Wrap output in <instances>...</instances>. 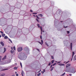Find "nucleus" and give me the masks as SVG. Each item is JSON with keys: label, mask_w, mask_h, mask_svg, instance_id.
Listing matches in <instances>:
<instances>
[{"label": "nucleus", "mask_w": 76, "mask_h": 76, "mask_svg": "<svg viewBox=\"0 0 76 76\" xmlns=\"http://www.w3.org/2000/svg\"><path fill=\"white\" fill-rule=\"evenodd\" d=\"M37 26H38V28H40V29L41 31V34H42V32H44V31H42V26H41L40 27V26H39V24L38 23L37 24Z\"/></svg>", "instance_id": "1"}, {"label": "nucleus", "mask_w": 76, "mask_h": 76, "mask_svg": "<svg viewBox=\"0 0 76 76\" xmlns=\"http://www.w3.org/2000/svg\"><path fill=\"white\" fill-rule=\"evenodd\" d=\"M23 50V48L22 47H19L18 48V52H20V51H22Z\"/></svg>", "instance_id": "2"}, {"label": "nucleus", "mask_w": 76, "mask_h": 76, "mask_svg": "<svg viewBox=\"0 0 76 76\" xmlns=\"http://www.w3.org/2000/svg\"><path fill=\"white\" fill-rule=\"evenodd\" d=\"M70 73H75V71L73 69L71 70V72Z\"/></svg>", "instance_id": "3"}, {"label": "nucleus", "mask_w": 76, "mask_h": 76, "mask_svg": "<svg viewBox=\"0 0 76 76\" xmlns=\"http://www.w3.org/2000/svg\"><path fill=\"white\" fill-rule=\"evenodd\" d=\"M71 66V64H67L66 66V68H67V67H69V66Z\"/></svg>", "instance_id": "4"}, {"label": "nucleus", "mask_w": 76, "mask_h": 76, "mask_svg": "<svg viewBox=\"0 0 76 76\" xmlns=\"http://www.w3.org/2000/svg\"><path fill=\"white\" fill-rule=\"evenodd\" d=\"M6 58V56H5L2 59V60H4Z\"/></svg>", "instance_id": "5"}, {"label": "nucleus", "mask_w": 76, "mask_h": 76, "mask_svg": "<svg viewBox=\"0 0 76 76\" xmlns=\"http://www.w3.org/2000/svg\"><path fill=\"white\" fill-rule=\"evenodd\" d=\"M0 44H1V45H2L3 46H4V43L3 42H1Z\"/></svg>", "instance_id": "6"}, {"label": "nucleus", "mask_w": 76, "mask_h": 76, "mask_svg": "<svg viewBox=\"0 0 76 76\" xmlns=\"http://www.w3.org/2000/svg\"><path fill=\"white\" fill-rule=\"evenodd\" d=\"M39 16H40V17H42V15L41 14H38Z\"/></svg>", "instance_id": "7"}, {"label": "nucleus", "mask_w": 76, "mask_h": 76, "mask_svg": "<svg viewBox=\"0 0 76 76\" xmlns=\"http://www.w3.org/2000/svg\"><path fill=\"white\" fill-rule=\"evenodd\" d=\"M73 60H76V55H75L74 57V58H73Z\"/></svg>", "instance_id": "8"}, {"label": "nucleus", "mask_w": 76, "mask_h": 76, "mask_svg": "<svg viewBox=\"0 0 76 76\" xmlns=\"http://www.w3.org/2000/svg\"><path fill=\"white\" fill-rule=\"evenodd\" d=\"M70 46H71V50H72V43H71Z\"/></svg>", "instance_id": "9"}, {"label": "nucleus", "mask_w": 76, "mask_h": 76, "mask_svg": "<svg viewBox=\"0 0 76 76\" xmlns=\"http://www.w3.org/2000/svg\"><path fill=\"white\" fill-rule=\"evenodd\" d=\"M4 53H5V52H6V48H4Z\"/></svg>", "instance_id": "10"}, {"label": "nucleus", "mask_w": 76, "mask_h": 76, "mask_svg": "<svg viewBox=\"0 0 76 76\" xmlns=\"http://www.w3.org/2000/svg\"><path fill=\"white\" fill-rule=\"evenodd\" d=\"M2 36L3 37H5V34H2Z\"/></svg>", "instance_id": "11"}, {"label": "nucleus", "mask_w": 76, "mask_h": 76, "mask_svg": "<svg viewBox=\"0 0 76 76\" xmlns=\"http://www.w3.org/2000/svg\"><path fill=\"white\" fill-rule=\"evenodd\" d=\"M54 67H52V68H51V69H50V71H52V70H53V69H54Z\"/></svg>", "instance_id": "12"}, {"label": "nucleus", "mask_w": 76, "mask_h": 76, "mask_svg": "<svg viewBox=\"0 0 76 76\" xmlns=\"http://www.w3.org/2000/svg\"><path fill=\"white\" fill-rule=\"evenodd\" d=\"M54 60H53L52 61L51 64H53V63H54Z\"/></svg>", "instance_id": "13"}, {"label": "nucleus", "mask_w": 76, "mask_h": 76, "mask_svg": "<svg viewBox=\"0 0 76 76\" xmlns=\"http://www.w3.org/2000/svg\"><path fill=\"white\" fill-rule=\"evenodd\" d=\"M59 65L60 66H64V64H59Z\"/></svg>", "instance_id": "14"}, {"label": "nucleus", "mask_w": 76, "mask_h": 76, "mask_svg": "<svg viewBox=\"0 0 76 76\" xmlns=\"http://www.w3.org/2000/svg\"><path fill=\"white\" fill-rule=\"evenodd\" d=\"M41 75V73H39L38 74H37V76H39Z\"/></svg>", "instance_id": "15"}, {"label": "nucleus", "mask_w": 76, "mask_h": 76, "mask_svg": "<svg viewBox=\"0 0 76 76\" xmlns=\"http://www.w3.org/2000/svg\"><path fill=\"white\" fill-rule=\"evenodd\" d=\"M32 14H33V15H37V12H33L32 13Z\"/></svg>", "instance_id": "16"}, {"label": "nucleus", "mask_w": 76, "mask_h": 76, "mask_svg": "<svg viewBox=\"0 0 76 76\" xmlns=\"http://www.w3.org/2000/svg\"><path fill=\"white\" fill-rule=\"evenodd\" d=\"M4 39H7V36H5L4 37Z\"/></svg>", "instance_id": "17"}, {"label": "nucleus", "mask_w": 76, "mask_h": 76, "mask_svg": "<svg viewBox=\"0 0 76 76\" xmlns=\"http://www.w3.org/2000/svg\"><path fill=\"white\" fill-rule=\"evenodd\" d=\"M74 54H75V52H72V57H73V56H74Z\"/></svg>", "instance_id": "18"}, {"label": "nucleus", "mask_w": 76, "mask_h": 76, "mask_svg": "<svg viewBox=\"0 0 76 76\" xmlns=\"http://www.w3.org/2000/svg\"><path fill=\"white\" fill-rule=\"evenodd\" d=\"M4 75H5V74L3 73L1 74V76H4Z\"/></svg>", "instance_id": "19"}, {"label": "nucleus", "mask_w": 76, "mask_h": 76, "mask_svg": "<svg viewBox=\"0 0 76 76\" xmlns=\"http://www.w3.org/2000/svg\"><path fill=\"white\" fill-rule=\"evenodd\" d=\"M20 66H21V68H22V63H21V62H20Z\"/></svg>", "instance_id": "20"}, {"label": "nucleus", "mask_w": 76, "mask_h": 76, "mask_svg": "<svg viewBox=\"0 0 76 76\" xmlns=\"http://www.w3.org/2000/svg\"><path fill=\"white\" fill-rule=\"evenodd\" d=\"M46 44L48 47H49V45L47 43V42H46Z\"/></svg>", "instance_id": "21"}, {"label": "nucleus", "mask_w": 76, "mask_h": 76, "mask_svg": "<svg viewBox=\"0 0 76 76\" xmlns=\"http://www.w3.org/2000/svg\"><path fill=\"white\" fill-rule=\"evenodd\" d=\"M13 49L14 50H16V48H15V47L14 46L13 47Z\"/></svg>", "instance_id": "22"}, {"label": "nucleus", "mask_w": 76, "mask_h": 76, "mask_svg": "<svg viewBox=\"0 0 76 76\" xmlns=\"http://www.w3.org/2000/svg\"><path fill=\"white\" fill-rule=\"evenodd\" d=\"M51 57L52 59H54V56H51Z\"/></svg>", "instance_id": "23"}, {"label": "nucleus", "mask_w": 76, "mask_h": 76, "mask_svg": "<svg viewBox=\"0 0 76 76\" xmlns=\"http://www.w3.org/2000/svg\"><path fill=\"white\" fill-rule=\"evenodd\" d=\"M10 52L11 53H12V54H13V52L12 50H10Z\"/></svg>", "instance_id": "24"}, {"label": "nucleus", "mask_w": 76, "mask_h": 76, "mask_svg": "<svg viewBox=\"0 0 76 76\" xmlns=\"http://www.w3.org/2000/svg\"><path fill=\"white\" fill-rule=\"evenodd\" d=\"M36 17L37 18V19H39V17H38L37 15H36Z\"/></svg>", "instance_id": "25"}, {"label": "nucleus", "mask_w": 76, "mask_h": 76, "mask_svg": "<svg viewBox=\"0 0 76 76\" xmlns=\"http://www.w3.org/2000/svg\"><path fill=\"white\" fill-rule=\"evenodd\" d=\"M36 20L38 22H39V20H38V19L36 18Z\"/></svg>", "instance_id": "26"}, {"label": "nucleus", "mask_w": 76, "mask_h": 76, "mask_svg": "<svg viewBox=\"0 0 76 76\" xmlns=\"http://www.w3.org/2000/svg\"><path fill=\"white\" fill-rule=\"evenodd\" d=\"M41 42H42V43L43 44V40H42L41 39Z\"/></svg>", "instance_id": "27"}, {"label": "nucleus", "mask_w": 76, "mask_h": 76, "mask_svg": "<svg viewBox=\"0 0 76 76\" xmlns=\"http://www.w3.org/2000/svg\"><path fill=\"white\" fill-rule=\"evenodd\" d=\"M50 65H51V62H50L48 64V66H50Z\"/></svg>", "instance_id": "28"}, {"label": "nucleus", "mask_w": 76, "mask_h": 76, "mask_svg": "<svg viewBox=\"0 0 76 76\" xmlns=\"http://www.w3.org/2000/svg\"><path fill=\"white\" fill-rule=\"evenodd\" d=\"M14 69H15V70H16V69H17V68H16V67H14Z\"/></svg>", "instance_id": "29"}, {"label": "nucleus", "mask_w": 76, "mask_h": 76, "mask_svg": "<svg viewBox=\"0 0 76 76\" xmlns=\"http://www.w3.org/2000/svg\"><path fill=\"white\" fill-rule=\"evenodd\" d=\"M9 41L11 42V43H12V41L10 39H9Z\"/></svg>", "instance_id": "30"}, {"label": "nucleus", "mask_w": 76, "mask_h": 76, "mask_svg": "<svg viewBox=\"0 0 76 76\" xmlns=\"http://www.w3.org/2000/svg\"><path fill=\"white\" fill-rule=\"evenodd\" d=\"M56 64V63H55L53 64V66H55Z\"/></svg>", "instance_id": "31"}, {"label": "nucleus", "mask_w": 76, "mask_h": 76, "mask_svg": "<svg viewBox=\"0 0 76 76\" xmlns=\"http://www.w3.org/2000/svg\"><path fill=\"white\" fill-rule=\"evenodd\" d=\"M67 33L68 34H69V33H70V31H67Z\"/></svg>", "instance_id": "32"}, {"label": "nucleus", "mask_w": 76, "mask_h": 76, "mask_svg": "<svg viewBox=\"0 0 76 76\" xmlns=\"http://www.w3.org/2000/svg\"><path fill=\"white\" fill-rule=\"evenodd\" d=\"M43 73H44V72H45V69H44L43 70Z\"/></svg>", "instance_id": "33"}, {"label": "nucleus", "mask_w": 76, "mask_h": 76, "mask_svg": "<svg viewBox=\"0 0 76 76\" xmlns=\"http://www.w3.org/2000/svg\"><path fill=\"white\" fill-rule=\"evenodd\" d=\"M1 56H0V61H1Z\"/></svg>", "instance_id": "34"}, {"label": "nucleus", "mask_w": 76, "mask_h": 76, "mask_svg": "<svg viewBox=\"0 0 76 76\" xmlns=\"http://www.w3.org/2000/svg\"><path fill=\"white\" fill-rule=\"evenodd\" d=\"M65 72H64L63 74H62V76H64V74H65Z\"/></svg>", "instance_id": "35"}, {"label": "nucleus", "mask_w": 76, "mask_h": 76, "mask_svg": "<svg viewBox=\"0 0 76 76\" xmlns=\"http://www.w3.org/2000/svg\"><path fill=\"white\" fill-rule=\"evenodd\" d=\"M0 32L1 33V34H3V32L2 31H0Z\"/></svg>", "instance_id": "36"}, {"label": "nucleus", "mask_w": 76, "mask_h": 76, "mask_svg": "<svg viewBox=\"0 0 76 76\" xmlns=\"http://www.w3.org/2000/svg\"><path fill=\"white\" fill-rule=\"evenodd\" d=\"M30 12H33V11H32V10H30Z\"/></svg>", "instance_id": "37"}, {"label": "nucleus", "mask_w": 76, "mask_h": 76, "mask_svg": "<svg viewBox=\"0 0 76 76\" xmlns=\"http://www.w3.org/2000/svg\"><path fill=\"white\" fill-rule=\"evenodd\" d=\"M21 75H22V76H23V72H22L21 73Z\"/></svg>", "instance_id": "38"}, {"label": "nucleus", "mask_w": 76, "mask_h": 76, "mask_svg": "<svg viewBox=\"0 0 76 76\" xmlns=\"http://www.w3.org/2000/svg\"><path fill=\"white\" fill-rule=\"evenodd\" d=\"M40 38H41V39H42V36H40Z\"/></svg>", "instance_id": "39"}, {"label": "nucleus", "mask_w": 76, "mask_h": 76, "mask_svg": "<svg viewBox=\"0 0 76 76\" xmlns=\"http://www.w3.org/2000/svg\"><path fill=\"white\" fill-rule=\"evenodd\" d=\"M69 76H72V74H69Z\"/></svg>", "instance_id": "40"}, {"label": "nucleus", "mask_w": 76, "mask_h": 76, "mask_svg": "<svg viewBox=\"0 0 76 76\" xmlns=\"http://www.w3.org/2000/svg\"><path fill=\"white\" fill-rule=\"evenodd\" d=\"M11 50H13V47H12L11 48Z\"/></svg>", "instance_id": "41"}, {"label": "nucleus", "mask_w": 76, "mask_h": 76, "mask_svg": "<svg viewBox=\"0 0 76 76\" xmlns=\"http://www.w3.org/2000/svg\"><path fill=\"white\" fill-rule=\"evenodd\" d=\"M37 50L39 51V50L38 49H37Z\"/></svg>", "instance_id": "42"}, {"label": "nucleus", "mask_w": 76, "mask_h": 76, "mask_svg": "<svg viewBox=\"0 0 76 76\" xmlns=\"http://www.w3.org/2000/svg\"><path fill=\"white\" fill-rule=\"evenodd\" d=\"M69 61H68L66 62V64H67V63H69Z\"/></svg>", "instance_id": "43"}, {"label": "nucleus", "mask_w": 76, "mask_h": 76, "mask_svg": "<svg viewBox=\"0 0 76 76\" xmlns=\"http://www.w3.org/2000/svg\"><path fill=\"white\" fill-rule=\"evenodd\" d=\"M52 66H53V65H51L50 66V68H51L52 67Z\"/></svg>", "instance_id": "44"}, {"label": "nucleus", "mask_w": 76, "mask_h": 76, "mask_svg": "<svg viewBox=\"0 0 76 76\" xmlns=\"http://www.w3.org/2000/svg\"><path fill=\"white\" fill-rule=\"evenodd\" d=\"M16 76H19V75H18V74H17L16 75Z\"/></svg>", "instance_id": "45"}, {"label": "nucleus", "mask_w": 76, "mask_h": 76, "mask_svg": "<svg viewBox=\"0 0 76 76\" xmlns=\"http://www.w3.org/2000/svg\"><path fill=\"white\" fill-rule=\"evenodd\" d=\"M33 16H34V17H36V16L35 15H33Z\"/></svg>", "instance_id": "46"}, {"label": "nucleus", "mask_w": 76, "mask_h": 76, "mask_svg": "<svg viewBox=\"0 0 76 76\" xmlns=\"http://www.w3.org/2000/svg\"><path fill=\"white\" fill-rule=\"evenodd\" d=\"M39 42V44H41V43L40 42Z\"/></svg>", "instance_id": "47"}, {"label": "nucleus", "mask_w": 76, "mask_h": 76, "mask_svg": "<svg viewBox=\"0 0 76 76\" xmlns=\"http://www.w3.org/2000/svg\"><path fill=\"white\" fill-rule=\"evenodd\" d=\"M64 28H67V26H66V27L64 26Z\"/></svg>", "instance_id": "48"}, {"label": "nucleus", "mask_w": 76, "mask_h": 76, "mask_svg": "<svg viewBox=\"0 0 76 76\" xmlns=\"http://www.w3.org/2000/svg\"><path fill=\"white\" fill-rule=\"evenodd\" d=\"M1 35L0 34V38H1Z\"/></svg>", "instance_id": "49"}, {"label": "nucleus", "mask_w": 76, "mask_h": 76, "mask_svg": "<svg viewBox=\"0 0 76 76\" xmlns=\"http://www.w3.org/2000/svg\"><path fill=\"white\" fill-rule=\"evenodd\" d=\"M41 73H44V72H43V71H41Z\"/></svg>", "instance_id": "50"}, {"label": "nucleus", "mask_w": 76, "mask_h": 76, "mask_svg": "<svg viewBox=\"0 0 76 76\" xmlns=\"http://www.w3.org/2000/svg\"><path fill=\"white\" fill-rule=\"evenodd\" d=\"M7 70V69H4L3 70Z\"/></svg>", "instance_id": "51"}, {"label": "nucleus", "mask_w": 76, "mask_h": 76, "mask_svg": "<svg viewBox=\"0 0 76 76\" xmlns=\"http://www.w3.org/2000/svg\"><path fill=\"white\" fill-rule=\"evenodd\" d=\"M12 76H15V75H12Z\"/></svg>", "instance_id": "52"}, {"label": "nucleus", "mask_w": 76, "mask_h": 76, "mask_svg": "<svg viewBox=\"0 0 76 76\" xmlns=\"http://www.w3.org/2000/svg\"><path fill=\"white\" fill-rule=\"evenodd\" d=\"M41 44V45H42V43H41V44Z\"/></svg>", "instance_id": "53"}, {"label": "nucleus", "mask_w": 76, "mask_h": 76, "mask_svg": "<svg viewBox=\"0 0 76 76\" xmlns=\"http://www.w3.org/2000/svg\"><path fill=\"white\" fill-rule=\"evenodd\" d=\"M61 22H63V21H61Z\"/></svg>", "instance_id": "54"}, {"label": "nucleus", "mask_w": 76, "mask_h": 76, "mask_svg": "<svg viewBox=\"0 0 76 76\" xmlns=\"http://www.w3.org/2000/svg\"><path fill=\"white\" fill-rule=\"evenodd\" d=\"M64 63H66V62H64Z\"/></svg>", "instance_id": "55"}, {"label": "nucleus", "mask_w": 76, "mask_h": 76, "mask_svg": "<svg viewBox=\"0 0 76 76\" xmlns=\"http://www.w3.org/2000/svg\"><path fill=\"white\" fill-rule=\"evenodd\" d=\"M15 73H17V72H15Z\"/></svg>", "instance_id": "56"}, {"label": "nucleus", "mask_w": 76, "mask_h": 76, "mask_svg": "<svg viewBox=\"0 0 76 76\" xmlns=\"http://www.w3.org/2000/svg\"><path fill=\"white\" fill-rule=\"evenodd\" d=\"M60 63V62H59L58 63Z\"/></svg>", "instance_id": "57"}, {"label": "nucleus", "mask_w": 76, "mask_h": 76, "mask_svg": "<svg viewBox=\"0 0 76 76\" xmlns=\"http://www.w3.org/2000/svg\"><path fill=\"white\" fill-rule=\"evenodd\" d=\"M72 58L71 60H72Z\"/></svg>", "instance_id": "58"}, {"label": "nucleus", "mask_w": 76, "mask_h": 76, "mask_svg": "<svg viewBox=\"0 0 76 76\" xmlns=\"http://www.w3.org/2000/svg\"><path fill=\"white\" fill-rule=\"evenodd\" d=\"M67 76H68V75H67Z\"/></svg>", "instance_id": "59"}]
</instances>
